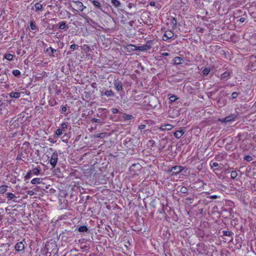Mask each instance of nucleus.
<instances>
[{"label":"nucleus","instance_id":"10","mask_svg":"<svg viewBox=\"0 0 256 256\" xmlns=\"http://www.w3.org/2000/svg\"><path fill=\"white\" fill-rule=\"evenodd\" d=\"M173 128V126L170 124H166L164 125H162L160 127V130L162 131L164 130H171Z\"/></svg>","mask_w":256,"mask_h":256},{"label":"nucleus","instance_id":"52","mask_svg":"<svg viewBox=\"0 0 256 256\" xmlns=\"http://www.w3.org/2000/svg\"><path fill=\"white\" fill-rule=\"evenodd\" d=\"M162 55L164 56H169V54L168 52H164L162 54Z\"/></svg>","mask_w":256,"mask_h":256},{"label":"nucleus","instance_id":"31","mask_svg":"<svg viewBox=\"0 0 256 256\" xmlns=\"http://www.w3.org/2000/svg\"><path fill=\"white\" fill-rule=\"evenodd\" d=\"M238 176L236 171H232L230 173V176L232 179H235Z\"/></svg>","mask_w":256,"mask_h":256},{"label":"nucleus","instance_id":"7","mask_svg":"<svg viewBox=\"0 0 256 256\" xmlns=\"http://www.w3.org/2000/svg\"><path fill=\"white\" fill-rule=\"evenodd\" d=\"M14 248L17 252H21L24 250V246L22 242L16 243L15 245Z\"/></svg>","mask_w":256,"mask_h":256},{"label":"nucleus","instance_id":"48","mask_svg":"<svg viewBox=\"0 0 256 256\" xmlns=\"http://www.w3.org/2000/svg\"><path fill=\"white\" fill-rule=\"evenodd\" d=\"M77 46L75 44H71L70 46V48L72 50H74L76 49V47Z\"/></svg>","mask_w":256,"mask_h":256},{"label":"nucleus","instance_id":"49","mask_svg":"<svg viewBox=\"0 0 256 256\" xmlns=\"http://www.w3.org/2000/svg\"><path fill=\"white\" fill-rule=\"evenodd\" d=\"M4 104V102L0 100V112L2 110V106Z\"/></svg>","mask_w":256,"mask_h":256},{"label":"nucleus","instance_id":"8","mask_svg":"<svg viewBox=\"0 0 256 256\" xmlns=\"http://www.w3.org/2000/svg\"><path fill=\"white\" fill-rule=\"evenodd\" d=\"M114 86L117 91H122L123 88L122 86V83L118 80H116L114 82Z\"/></svg>","mask_w":256,"mask_h":256},{"label":"nucleus","instance_id":"56","mask_svg":"<svg viewBox=\"0 0 256 256\" xmlns=\"http://www.w3.org/2000/svg\"><path fill=\"white\" fill-rule=\"evenodd\" d=\"M128 142H130V138H126V142H127V141H126V140H128Z\"/></svg>","mask_w":256,"mask_h":256},{"label":"nucleus","instance_id":"6","mask_svg":"<svg viewBox=\"0 0 256 256\" xmlns=\"http://www.w3.org/2000/svg\"><path fill=\"white\" fill-rule=\"evenodd\" d=\"M236 117V115L232 114L230 116H226L224 118H223L221 120H220V122H222L226 123V122H230L234 120L235 119Z\"/></svg>","mask_w":256,"mask_h":256},{"label":"nucleus","instance_id":"60","mask_svg":"<svg viewBox=\"0 0 256 256\" xmlns=\"http://www.w3.org/2000/svg\"><path fill=\"white\" fill-rule=\"evenodd\" d=\"M186 200H192V198H186Z\"/></svg>","mask_w":256,"mask_h":256},{"label":"nucleus","instance_id":"54","mask_svg":"<svg viewBox=\"0 0 256 256\" xmlns=\"http://www.w3.org/2000/svg\"><path fill=\"white\" fill-rule=\"evenodd\" d=\"M56 104V102L55 100H54V104H51L50 105L52 106H54V105H55Z\"/></svg>","mask_w":256,"mask_h":256},{"label":"nucleus","instance_id":"37","mask_svg":"<svg viewBox=\"0 0 256 256\" xmlns=\"http://www.w3.org/2000/svg\"><path fill=\"white\" fill-rule=\"evenodd\" d=\"M62 134V130L60 128H58L56 131V134L57 136H60Z\"/></svg>","mask_w":256,"mask_h":256},{"label":"nucleus","instance_id":"41","mask_svg":"<svg viewBox=\"0 0 256 256\" xmlns=\"http://www.w3.org/2000/svg\"><path fill=\"white\" fill-rule=\"evenodd\" d=\"M146 128V125L143 124L140 125L138 126V128L140 130H144V129Z\"/></svg>","mask_w":256,"mask_h":256},{"label":"nucleus","instance_id":"5","mask_svg":"<svg viewBox=\"0 0 256 256\" xmlns=\"http://www.w3.org/2000/svg\"><path fill=\"white\" fill-rule=\"evenodd\" d=\"M174 34L171 30H166L162 37V40L166 41L172 38Z\"/></svg>","mask_w":256,"mask_h":256},{"label":"nucleus","instance_id":"19","mask_svg":"<svg viewBox=\"0 0 256 256\" xmlns=\"http://www.w3.org/2000/svg\"><path fill=\"white\" fill-rule=\"evenodd\" d=\"M170 23L172 26V28L173 29L176 28L177 25V21L175 18H172L171 19Z\"/></svg>","mask_w":256,"mask_h":256},{"label":"nucleus","instance_id":"28","mask_svg":"<svg viewBox=\"0 0 256 256\" xmlns=\"http://www.w3.org/2000/svg\"><path fill=\"white\" fill-rule=\"evenodd\" d=\"M90 121L92 122H96V123H98V124H104V122H102L100 119H98V118H92V120H90Z\"/></svg>","mask_w":256,"mask_h":256},{"label":"nucleus","instance_id":"24","mask_svg":"<svg viewBox=\"0 0 256 256\" xmlns=\"http://www.w3.org/2000/svg\"><path fill=\"white\" fill-rule=\"evenodd\" d=\"M12 74L16 77H19L20 75V72L18 70H14Z\"/></svg>","mask_w":256,"mask_h":256},{"label":"nucleus","instance_id":"61","mask_svg":"<svg viewBox=\"0 0 256 256\" xmlns=\"http://www.w3.org/2000/svg\"><path fill=\"white\" fill-rule=\"evenodd\" d=\"M93 84V86H94V84H96V83H94V84Z\"/></svg>","mask_w":256,"mask_h":256},{"label":"nucleus","instance_id":"14","mask_svg":"<svg viewBox=\"0 0 256 256\" xmlns=\"http://www.w3.org/2000/svg\"><path fill=\"white\" fill-rule=\"evenodd\" d=\"M111 4L116 8L120 6V2L118 0H111Z\"/></svg>","mask_w":256,"mask_h":256},{"label":"nucleus","instance_id":"35","mask_svg":"<svg viewBox=\"0 0 256 256\" xmlns=\"http://www.w3.org/2000/svg\"><path fill=\"white\" fill-rule=\"evenodd\" d=\"M177 98L176 96L174 95H172V96H170V98H169V100L171 101V102H174L176 100H177Z\"/></svg>","mask_w":256,"mask_h":256},{"label":"nucleus","instance_id":"16","mask_svg":"<svg viewBox=\"0 0 256 256\" xmlns=\"http://www.w3.org/2000/svg\"><path fill=\"white\" fill-rule=\"evenodd\" d=\"M10 98H19L20 96V94L18 92H12L10 94Z\"/></svg>","mask_w":256,"mask_h":256},{"label":"nucleus","instance_id":"30","mask_svg":"<svg viewBox=\"0 0 256 256\" xmlns=\"http://www.w3.org/2000/svg\"><path fill=\"white\" fill-rule=\"evenodd\" d=\"M32 173L35 175H38L40 173V170L38 168H34L32 170Z\"/></svg>","mask_w":256,"mask_h":256},{"label":"nucleus","instance_id":"3","mask_svg":"<svg viewBox=\"0 0 256 256\" xmlns=\"http://www.w3.org/2000/svg\"><path fill=\"white\" fill-rule=\"evenodd\" d=\"M183 169V168L181 166H176L172 167L169 171L172 172V175H176L182 172Z\"/></svg>","mask_w":256,"mask_h":256},{"label":"nucleus","instance_id":"17","mask_svg":"<svg viewBox=\"0 0 256 256\" xmlns=\"http://www.w3.org/2000/svg\"><path fill=\"white\" fill-rule=\"evenodd\" d=\"M79 232H86L88 230V228L86 226H80L78 228Z\"/></svg>","mask_w":256,"mask_h":256},{"label":"nucleus","instance_id":"23","mask_svg":"<svg viewBox=\"0 0 256 256\" xmlns=\"http://www.w3.org/2000/svg\"><path fill=\"white\" fill-rule=\"evenodd\" d=\"M122 118L124 120H132V118H133L134 117L132 115H128V114H124V115L122 116Z\"/></svg>","mask_w":256,"mask_h":256},{"label":"nucleus","instance_id":"46","mask_svg":"<svg viewBox=\"0 0 256 256\" xmlns=\"http://www.w3.org/2000/svg\"><path fill=\"white\" fill-rule=\"evenodd\" d=\"M61 110H62V112H65L66 111L67 108H66V106H62V108H61Z\"/></svg>","mask_w":256,"mask_h":256},{"label":"nucleus","instance_id":"62","mask_svg":"<svg viewBox=\"0 0 256 256\" xmlns=\"http://www.w3.org/2000/svg\"><path fill=\"white\" fill-rule=\"evenodd\" d=\"M93 84V86H94V84H96V83H94V84Z\"/></svg>","mask_w":256,"mask_h":256},{"label":"nucleus","instance_id":"12","mask_svg":"<svg viewBox=\"0 0 256 256\" xmlns=\"http://www.w3.org/2000/svg\"><path fill=\"white\" fill-rule=\"evenodd\" d=\"M184 131L183 130H177L174 133V136L177 138H180L184 134Z\"/></svg>","mask_w":256,"mask_h":256},{"label":"nucleus","instance_id":"39","mask_svg":"<svg viewBox=\"0 0 256 256\" xmlns=\"http://www.w3.org/2000/svg\"><path fill=\"white\" fill-rule=\"evenodd\" d=\"M111 110L113 114H116V113L119 112V110L116 108H112Z\"/></svg>","mask_w":256,"mask_h":256},{"label":"nucleus","instance_id":"1","mask_svg":"<svg viewBox=\"0 0 256 256\" xmlns=\"http://www.w3.org/2000/svg\"><path fill=\"white\" fill-rule=\"evenodd\" d=\"M151 42H152V41L148 40L145 44H144V45L140 46H138L137 47L134 46V47L136 48V50L141 51V52L146 51V50H150L151 48V45H150ZM131 46H133V45H131Z\"/></svg>","mask_w":256,"mask_h":256},{"label":"nucleus","instance_id":"59","mask_svg":"<svg viewBox=\"0 0 256 256\" xmlns=\"http://www.w3.org/2000/svg\"><path fill=\"white\" fill-rule=\"evenodd\" d=\"M2 219V216L0 215V220Z\"/></svg>","mask_w":256,"mask_h":256},{"label":"nucleus","instance_id":"63","mask_svg":"<svg viewBox=\"0 0 256 256\" xmlns=\"http://www.w3.org/2000/svg\"><path fill=\"white\" fill-rule=\"evenodd\" d=\"M73 252V250H71L70 251V252Z\"/></svg>","mask_w":256,"mask_h":256},{"label":"nucleus","instance_id":"43","mask_svg":"<svg viewBox=\"0 0 256 256\" xmlns=\"http://www.w3.org/2000/svg\"><path fill=\"white\" fill-rule=\"evenodd\" d=\"M82 249H84L86 250H88L90 248V246L86 245L84 246L81 247Z\"/></svg>","mask_w":256,"mask_h":256},{"label":"nucleus","instance_id":"57","mask_svg":"<svg viewBox=\"0 0 256 256\" xmlns=\"http://www.w3.org/2000/svg\"><path fill=\"white\" fill-rule=\"evenodd\" d=\"M50 50H48V48H47L46 50V52H49Z\"/></svg>","mask_w":256,"mask_h":256},{"label":"nucleus","instance_id":"51","mask_svg":"<svg viewBox=\"0 0 256 256\" xmlns=\"http://www.w3.org/2000/svg\"><path fill=\"white\" fill-rule=\"evenodd\" d=\"M246 19L245 18H241L240 19V21L241 22H244V21H245Z\"/></svg>","mask_w":256,"mask_h":256},{"label":"nucleus","instance_id":"53","mask_svg":"<svg viewBox=\"0 0 256 256\" xmlns=\"http://www.w3.org/2000/svg\"><path fill=\"white\" fill-rule=\"evenodd\" d=\"M150 143L153 144L154 143V142L153 140H151L149 141Z\"/></svg>","mask_w":256,"mask_h":256},{"label":"nucleus","instance_id":"47","mask_svg":"<svg viewBox=\"0 0 256 256\" xmlns=\"http://www.w3.org/2000/svg\"><path fill=\"white\" fill-rule=\"evenodd\" d=\"M48 50H50L52 54L54 52H56V50L52 48V47L48 48Z\"/></svg>","mask_w":256,"mask_h":256},{"label":"nucleus","instance_id":"45","mask_svg":"<svg viewBox=\"0 0 256 256\" xmlns=\"http://www.w3.org/2000/svg\"><path fill=\"white\" fill-rule=\"evenodd\" d=\"M62 128H67V124L65 122H63L61 124Z\"/></svg>","mask_w":256,"mask_h":256},{"label":"nucleus","instance_id":"42","mask_svg":"<svg viewBox=\"0 0 256 256\" xmlns=\"http://www.w3.org/2000/svg\"><path fill=\"white\" fill-rule=\"evenodd\" d=\"M210 166L212 168L217 167L218 166V162H214Z\"/></svg>","mask_w":256,"mask_h":256},{"label":"nucleus","instance_id":"58","mask_svg":"<svg viewBox=\"0 0 256 256\" xmlns=\"http://www.w3.org/2000/svg\"><path fill=\"white\" fill-rule=\"evenodd\" d=\"M71 52H67V54H70Z\"/></svg>","mask_w":256,"mask_h":256},{"label":"nucleus","instance_id":"40","mask_svg":"<svg viewBox=\"0 0 256 256\" xmlns=\"http://www.w3.org/2000/svg\"><path fill=\"white\" fill-rule=\"evenodd\" d=\"M223 234L224 236H229L231 234V232L229 231H223Z\"/></svg>","mask_w":256,"mask_h":256},{"label":"nucleus","instance_id":"11","mask_svg":"<svg viewBox=\"0 0 256 256\" xmlns=\"http://www.w3.org/2000/svg\"><path fill=\"white\" fill-rule=\"evenodd\" d=\"M184 62L183 59L179 56H176L174 59V64L176 65H180L182 64Z\"/></svg>","mask_w":256,"mask_h":256},{"label":"nucleus","instance_id":"29","mask_svg":"<svg viewBox=\"0 0 256 256\" xmlns=\"http://www.w3.org/2000/svg\"><path fill=\"white\" fill-rule=\"evenodd\" d=\"M30 27L32 30H34L36 29V25L34 23V22L32 20H31L30 22Z\"/></svg>","mask_w":256,"mask_h":256},{"label":"nucleus","instance_id":"4","mask_svg":"<svg viewBox=\"0 0 256 256\" xmlns=\"http://www.w3.org/2000/svg\"><path fill=\"white\" fill-rule=\"evenodd\" d=\"M72 2L76 4V6L78 10L81 12L83 11L84 8H86V6H84L82 3L78 0H72Z\"/></svg>","mask_w":256,"mask_h":256},{"label":"nucleus","instance_id":"55","mask_svg":"<svg viewBox=\"0 0 256 256\" xmlns=\"http://www.w3.org/2000/svg\"><path fill=\"white\" fill-rule=\"evenodd\" d=\"M150 6H154V3L152 2H150Z\"/></svg>","mask_w":256,"mask_h":256},{"label":"nucleus","instance_id":"34","mask_svg":"<svg viewBox=\"0 0 256 256\" xmlns=\"http://www.w3.org/2000/svg\"><path fill=\"white\" fill-rule=\"evenodd\" d=\"M210 69L208 68H205L204 69V70H202V73L205 76H206L208 74V73L210 72Z\"/></svg>","mask_w":256,"mask_h":256},{"label":"nucleus","instance_id":"32","mask_svg":"<svg viewBox=\"0 0 256 256\" xmlns=\"http://www.w3.org/2000/svg\"><path fill=\"white\" fill-rule=\"evenodd\" d=\"M188 190L187 188H186L185 186H182V187H181V188L180 189V192L183 194H186L188 192Z\"/></svg>","mask_w":256,"mask_h":256},{"label":"nucleus","instance_id":"22","mask_svg":"<svg viewBox=\"0 0 256 256\" xmlns=\"http://www.w3.org/2000/svg\"><path fill=\"white\" fill-rule=\"evenodd\" d=\"M106 132H100L94 135V138H104L106 136Z\"/></svg>","mask_w":256,"mask_h":256},{"label":"nucleus","instance_id":"18","mask_svg":"<svg viewBox=\"0 0 256 256\" xmlns=\"http://www.w3.org/2000/svg\"><path fill=\"white\" fill-rule=\"evenodd\" d=\"M8 186L6 185H2L0 186V194H3L7 190Z\"/></svg>","mask_w":256,"mask_h":256},{"label":"nucleus","instance_id":"25","mask_svg":"<svg viewBox=\"0 0 256 256\" xmlns=\"http://www.w3.org/2000/svg\"><path fill=\"white\" fill-rule=\"evenodd\" d=\"M34 7L36 11L40 10L42 8V6L40 4L37 2L34 4Z\"/></svg>","mask_w":256,"mask_h":256},{"label":"nucleus","instance_id":"20","mask_svg":"<svg viewBox=\"0 0 256 256\" xmlns=\"http://www.w3.org/2000/svg\"><path fill=\"white\" fill-rule=\"evenodd\" d=\"M104 95L107 96H113L114 94V92L112 90H106L104 94Z\"/></svg>","mask_w":256,"mask_h":256},{"label":"nucleus","instance_id":"15","mask_svg":"<svg viewBox=\"0 0 256 256\" xmlns=\"http://www.w3.org/2000/svg\"><path fill=\"white\" fill-rule=\"evenodd\" d=\"M6 197L8 200H12L16 198V196L12 193L8 192L6 194Z\"/></svg>","mask_w":256,"mask_h":256},{"label":"nucleus","instance_id":"27","mask_svg":"<svg viewBox=\"0 0 256 256\" xmlns=\"http://www.w3.org/2000/svg\"><path fill=\"white\" fill-rule=\"evenodd\" d=\"M230 72H224L222 75H221V79H224L226 78H228L230 76Z\"/></svg>","mask_w":256,"mask_h":256},{"label":"nucleus","instance_id":"64","mask_svg":"<svg viewBox=\"0 0 256 256\" xmlns=\"http://www.w3.org/2000/svg\"><path fill=\"white\" fill-rule=\"evenodd\" d=\"M50 56H54V55L50 54Z\"/></svg>","mask_w":256,"mask_h":256},{"label":"nucleus","instance_id":"21","mask_svg":"<svg viewBox=\"0 0 256 256\" xmlns=\"http://www.w3.org/2000/svg\"><path fill=\"white\" fill-rule=\"evenodd\" d=\"M58 24V28L60 30H64L66 27V22L64 21L59 22Z\"/></svg>","mask_w":256,"mask_h":256},{"label":"nucleus","instance_id":"2","mask_svg":"<svg viewBox=\"0 0 256 256\" xmlns=\"http://www.w3.org/2000/svg\"><path fill=\"white\" fill-rule=\"evenodd\" d=\"M58 160V155L56 152H54L52 153L50 160V164L52 166V168H54L57 163Z\"/></svg>","mask_w":256,"mask_h":256},{"label":"nucleus","instance_id":"13","mask_svg":"<svg viewBox=\"0 0 256 256\" xmlns=\"http://www.w3.org/2000/svg\"><path fill=\"white\" fill-rule=\"evenodd\" d=\"M42 182V179L40 178H34L31 180V183L34 184H40Z\"/></svg>","mask_w":256,"mask_h":256},{"label":"nucleus","instance_id":"38","mask_svg":"<svg viewBox=\"0 0 256 256\" xmlns=\"http://www.w3.org/2000/svg\"><path fill=\"white\" fill-rule=\"evenodd\" d=\"M238 96V94L236 92H234L232 94V99L236 98Z\"/></svg>","mask_w":256,"mask_h":256},{"label":"nucleus","instance_id":"33","mask_svg":"<svg viewBox=\"0 0 256 256\" xmlns=\"http://www.w3.org/2000/svg\"><path fill=\"white\" fill-rule=\"evenodd\" d=\"M31 176H32V172L30 170L29 172H28V173L24 176L25 180L30 178L31 177Z\"/></svg>","mask_w":256,"mask_h":256},{"label":"nucleus","instance_id":"36","mask_svg":"<svg viewBox=\"0 0 256 256\" xmlns=\"http://www.w3.org/2000/svg\"><path fill=\"white\" fill-rule=\"evenodd\" d=\"M244 158L247 162H250L252 160V157L249 155L246 156Z\"/></svg>","mask_w":256,"mask_h":256},{"label":"nucleus","instance_id":"44","mask_svg":"<svg viewBox=\"0 0 256 256\" xmlns=\"http://www.w3.org/2000/svg\"><path fill=\"white\" fill-rule=\"evenodd\" d=\"M27 194L30 196H33L34 194V192L32 190H30L27 192Z\"/></svg>","mask_w":256,"mask_h":256},{"label":"nucleus","instance_id":"9","mask_svg":"<svg viewBox=\"0 0 256 256\" xmlns=\"http://www.w3.org/2000/svg\"><path fill=\"white\" fill-rule=\"evenodd\" d=\"M93 5L97 8L102 10V4L100 0H89Z\"/></svg>","mask_w":256,"mask_h":256},{"label":"nucleus","instance_id":"50","mask_svg":"<svg viewBox=\"0 0 256 256\" xmlns=\"http://www.w3.org/2000/svg\"><path fill=\"white\" fill-rule=\"evenodd\" d=\"M218 198V196L216 195H212V196H210V198L212 199H216V198Z\"/></svg>","mask_w":256,"mask_h":256},{"label":"nucleus","instance_id":"26","mask_svg":"<svg viewBox=\"0 0 256 256\" xmlns=\"http://www.w3.org/2000/svg\"><path fill=\"white\" fill-rule=\"evenodd\" d=\"M4 58L8 60H12L14 56L10 54H5Z\"/></svg>","mask_w":256,"mask_h":256}]
</instances>
